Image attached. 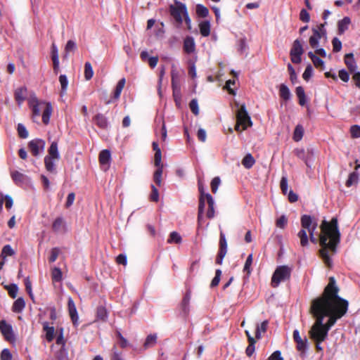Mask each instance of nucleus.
Returning a JSON list of instances; mask_svg holds the SVG:
<instances>
[{"mask_svg": "<svg viewBox=\"0 0 360 360\" xmlns=\"http://www.w3.org/2000/svg\"><path fill=\"white\" fill-rule=\"evenodd\" d=\"M339 288L334 277H330L322 294L311 302L309 313L315 322L309 330L314 342H324L330 329L348 310V302L338 295Z\"/></svg>", "mask_w": 360, "mask_h": 360, "instance_id": "obj_1", "label": "nucleus"}, {"mask_svg": "<svg viewBox=\"0 0 360 360\" xmlns=\"http://www.w3.org/2000/svg\"><path fill=\"white\" fill-rule=\"evenodd\" d=\"M319 234V256L325 264L330 268L333 264L330 256L337 252L338 246L340 243L341 233L338 227V220L336 217H333L330 221L323 220L320 225Z\"/></svg>", "mask_w": 360, "mask_h": 360, "instance_id": "obj_2", "label": "nucleus"}, {"mask_svg": "<svg viewBox=\"0 0 360 360\" xmlns=\"http://www.w3.org/2000/svg\"><path fill=\"white\" fill-rule=\"evenodd\" d=\"M291 269L288 266H279L274 271L271 281L272 288H277L281 282L290 280Z\"/></svg>", "mask_w": 360, "mask_h": 360, "instance_id": "obj_3", "label": "nucleus"}, {"mask_svg": "<svg viewBox=\"0 0 360 360\" xmlns=\"http://www.w3.org/2000/svg\"><path fill=\"white\" fill-rule=\"evenodd\" d=\"M252 125V122L246 110L245 105L243 104L236 112V125L235 129L237 131H242Z\"/></svg>", "mask_w": 360, "mask_h": 360, "instance_id": "obj_4", "label": "nucleus"}, {"mask_svg": "<svg viewBox=\"0 0 360 360\" xmlns=\"http://www.w3.org/2000/svg\"><path fill=\"white\" fill-rule=\"evenodd\" d=\"M300 223L302 228H307L311 242L316 244L318 242V239L315 237V231L318 226L316 219L310 215L304 214L301 217Z\"/></svg>", "mask_w": 360, "mask_h": 360, "instance_id": "obj_5", "label": "nucleus"}, {"mask_svg": "<svg viewBox=\"0 0 360 360\" xmlns=\"http://www.w3.org/2000/svg\"><path fill=\"white\" fill-rule=\"evenodd\" d=\"M169 13L175 21L179 24H182L183 18L188 13L186 6L184 4L175 0V5L169 6Z\"/></svg>", "mask_w": 360, "mask_h": 360, "instance_id": "obj_6", "label": "nucleus"}, {"mask_svg": "<svg viewBox=\"0 0 360 360\" xmlns=\"http://www.w3.org/2000/svg\"><path fill=\"white\" fill-rule=\"evenodd\" d=\"M304 53V49L301 41L298 39H295L292 45L290 51V56L292 63L299 64L302 61L301 56Z\"/></svg>", "mask_w": 360, "mask_h": 360, "instance_id": "obj_7", "label": "nucleus"}, {"mask_svg": "<svg viewBox=\"0 0 360 360\" xmlns=\"http://www.w3.org/2000/svg\"><path fill=\"white\" fill-rule=\"evenodd\" d=\"M326 24V22L320 24L317 27L312 29L313 35L309 39V43L312 48L317 47L319 41L323 35H326V31L324 29Z\"/></svg>", "mask_w": 360, "mask_h": 360, "instance_id": "obj_8", "label": "nucleus"}, {"mask_svg": "<svg viewBox=\"0 0 360 360\" xmlns=\"http://www.w3.org/2000/svg\"><path fill=\"white\" fill-rule=\"evenodd\" d=\"M292 338L296 343V349L300 352V356L304 357L306 353V350L308 347V341L306 337L302 338L300 332L297 330H295L292 333Z\"/></svg>", "mask_w": 360, "mask_h": 360, "instance_id": "obj_9", "label": "nucleus"}, {"mask_svg": "<svg viewBox=\"0 0 360 360\" xmlns=\"http://www.w3.org/2000/svg\"><path fill=\"white\" fill-rule=\"evenodd\" d=\"M198 191L200 193L199 197V205H198V226H201V221L202 219V214L205 210V195L207 193H205L204 186L200 181H198Z\"/></svg>", "mask_w": 360, "mask_h": 360, "instance_id": "obj_10", "label": "nucleus"}, {"mask_svg": "<svg viewBox=\"0 0 360 360\" xmlns=\"http://www.w3.org/2000/svg\"><path fill=\"white\" fill-rule=\"evenodd\" d=\"M219 248L215 259L217 264L221 265L223 263V259L227 253V243L225 235L223 232L220 233L219 237Z\"/></svg>", "mask_w": 360, "mask_h": 360, "instance_id": "obj_11", "label": "nucleus"}, {"mask_svg": "<svg viewBox=\"0 0 360 360\" xmlns=\"http://www.w3.org/2000/svg\"><path fill=\"white\" fill-rule=\"evenodd\" d=\"M45 141L40 139L31 140L28 143V148L32 155L37 156L40 152L44 151L45 148Z\"/></svg>", "mask_w": 360, "mask_h": 360, "instance_id": "obj_12", "label": "nucleus"}, {"mask_svg": "<svg viewBox=\"0 0 360 360\" xmlns=\"http://www.w3.org/2000/svg\"><path fill=\"white\" fill-rule=\"evenodd\" d=\"M0 331L6 340L11 342L15 341L12 326L5 320L0 321Z\"/></svg>", "mask_w": 360, "mask_h": 360, "instance_id": "obj_13", "label": "nucleus"}, {"mask_svg": "<svg viewBox=\"0 0 360 360\" xmlns=\"http://www.w3.org/2000/svg\"><path fill=\"white\" fill-rule=\"evenodd\" d=\"M45 102H39L35 95L31 96L28 99V105L32 110L33 117H39L41 114V106Z\"/></svg>", "mask_w": 360, "mask_h": 360, "instance_id": "obj_14", "label": "nucleus"}, {"mask_svg": "<svg viewBox=\"0 0 360 360\" xmlns=\"http://www.w3.org/2000/svg\"><path fill=\"white\" fill-rule=\"evenodd\" d=\"M68 309L70 317L74 326L77 327L79 324V316L74 300L72 297H69L68 300Z\"/></svg>", "mask_w": 360, "mask_h": 360, "instance_id": "obj_15", "label": "nucleus"}, {"mask_svg": "<svg viewBox=\"0 0 360 360\" xmlns=\"http://www.w3.org/2000/svg\"><path fill=\"white\" fill-rule=\"evenodd\" d=\"M111 155L109 150L105 149L101 151L98 156L99 163L101 167H105L104 170H107L109 167Z\"/></svg>", "mask_w": 360, "mask_h": 360, "instance_id": "obj_16", "label": "nucleus"}, {"mask_svg": "<svg viewBox=\"0 0 360 360\" xmlns=\"http://www.w3.org/2000/svg\"><path fill=\"white\" fill-rule=\"evenodd\" d=\"M184 51L187 54H191L195 51V44L194 39L191 36H187L184 40Z\"/></svg>", "mask_w": 360, "mask_h": 360, "instance_id": "obj_17", "label": "nucleus"}, {"mask_svg": "<svg viewBox=\"0 0 360 360\" xmlns=\"http://www.w3.org/2000/svg\"><path fill=\"white\" fill-rule=\"evenodd\" d=\"M27 89L25 86L16 89L14 92V98L18 105H20L26 99Z\"/></svg>", "mask_w": 360, "mask_h": 360, "instance_id": "obj_18", "label": "nucleus"}, {"mask_svg": "<svg viewBox=\"0 0 360 360\" xmlns=\"http://www.w3.org/2000/svg\"><path fill=\"white\" fill-rule=\"evenodd\" d=\"M95 124L101 129H106L108 127V121L107 117L101 114L98 113L93 117Z\"/></svg>", "mask_w": 360, "mask_h": 360, "instance_id": "obj_19", "label": "nucleus"}, {"mask_svg": "<svg viewBox=\"0 0 360 360\" xmlns=\"http://www.w3.org/2000/svg\"><path fill=\"white\" fill-rule=\"evenodd\" d=\"M351 20L349 17H345L338 22V33L339 35L343 34L349 29Z\"/></svg>", "mask_w": 360, "mask_h": 360, "instance_id": "obj_20", "label": "nucleus"}, {"mask_svg": "<svg viewBox=\"0 0 360 360\" xmlns=\"http://www.w3.org/2000/svg\"><path fill=\"white\" fill-rule=\"evenodd\" d=\"M171 80H172V88L176 89V91L178 90V88H180V76L178 70L175 68L174 66H172L171 70Z\"/></svg>", "mask_w": 360, "mask_h": 360, "instance_id": "obj_21", "label": "nucleus"}, {"mask_svg": "<svg viewBox=\"0 0 360 360\" xmlns=\"http://www.w3.org/2000/svg\"><path fill=\"white\" fill-rule=\"evenodd\" d=\"M44 110L42 113V122L44 124L49 123L50 117L53 112V108L50 103H44Z\"/></svg>", "mask_w": 360, "mask_h": 360, "instance_id": "obj_22", "label": "nucleus"}, {"mask_svg": "<svg viewBox=\"0 0 360 360\" xmlns=\"http://www.w3.org/2000/svg\"><path fill=\"white\" fill-rule=\"evenodd\" d=\"M344 61L347 65L348 70L353 72L356 68V61L354 58V54L352 53H347L345 56Z\"/></svg>", "mask_w": 360, "mask_h": 360, "instance_id": "obj_23", "label": "nucleus"}, {"mask_svg": "<svg viewBox=\"0 0 360 360\" xmlns=\"http://www.w3.org/2000/svg\"><path fill=\"white\" fill-rule=\"evenodd\" d=\"M205 200L208 205V210L206 215L207 218L212 219L214 217V200L210 193L205 195Z\"/></svg>", "mask_w": 360, "mask_h": 360, "instance_id": "obj_24", "label": "nucleus"}, {"mask_svg": "<svg viewBox=\"0 0 360 360\" xmlns=\"http://www.w3.org/2000/svg\"><path fill=\"white\" fill-rule=\"evenodd\" d=\"M25 307V302L22 297H18L13 304L12 311L15 313H21Z\"/></svg>", "mask_w": 360, "mask_h": 360, "instance_id": "obj_25", "label": "nucleus"}, {"mask_svg": "<svg viewBox=\"0 0 360 360\" xmlns=\"http://www.w3.org/2000/svg\"><path fill=\"white\" fill-rule=\"evenodd\" d=\"M49 155L47 157H51L52 158L58 160L60 158V154L58 150V143L56 141H53L48 149Z\"/></svg>", "mask_w": 360, "mask_h": 360, "instance_id": "obj_26", "label": "nucleus"}, {"mask_svg": "<svg viewBox=\"0 0 360 360\" xmlns=\"http://www.w3.org/2000/svg\"><path fill=\"white\" fill-rule=\"evenodd\" d=\"M43 329L46 332V339L48 342H51L54 339L55 329L53 326H49L47 322L43 324Z\"/></svg>", "mask_w": 360, "mask_h": 360, "instance_id": "obj_27", "label": "nucleus"}, {"mask_svg": "<svg viewBox=\"0 0 360 360\" xmlns=\"http://www.w3.org/2000/svg\"><path fill=\"white\" fill-rule=\"evenodd\" d=\"M307 228H302L297 233V237L300 240V245L302 247H305L309 243V237L307 233Z\"/></svg>", "mask_w": 360, "mask_h": 360, "instance_id": "obj_28", "label": "nucleus"}, {"mask_svg": "<svg viewBox=\"0 0 360 360\" xmlns=\"http://www.w3.org/2000/svg\"><path fill=\"white\" fill-rule=\"evenodd\" d=\"M296 95L299 99V104L302 106L304 105L307 103L306 95L302 86H297L295 89Z\"/></svg>", "mask_w": 360, "mask_h": 360, "instance_id": "obj_29", "label": "nucleus"}, {"mask_svg": "<svg viewBox=\"0 0 360 360\" xmlns=\"http://www.w3.org/2000/svg\"><path fill=\"white\" fill-rule=\"evenodd\" d=\"M255 163V160L250 153H248L242 160V165L246 169H250Z\"/></svg>", "mask_w": 360, "mask_h": 360, "instance_id": "obj_30", "label": "nucleus"}, {"mask_svg": "<svg viewBox=\"0 0 360 360\" xmlns=\"http://www.w3.org/2000/svg\"><path fill=\"white\" fill-rule=\"evenodd\" d=\"M279 95L280 97L283 99L284 101H288L291 97L290 91L288 89V87L284 84H282L280 86L279 89Z\"/></svg>", "mask_w": 360, "mask_h": 360, "instance_id": "obj_31", "label": "nucleus"}, {"mask_svg": "<svg viewBox=\"0 0 360 360\" xmlns=\"http://www.w3.org/2000/svg\"><path fill=\"white\" fill-rule=\"evenodd\" d=\"M157 338L158 337L156 334L148 335L143 344L144 348L148 349L154 347L157 342Z\"/></svg>", "mask_w": 360, "mask_h": 360, "instance_id": "obj_32", "label": "nucleus"}, {"mask_svg": "<svg viewBox=\"0 0 360 360\" xmlns=\"http://www.w3.org/2000/svg\"><path fill=\"white\" fill-rule=\"evenodd\" d=\"M200 32L203 37H208L210 34V24L209 21H203L199 24Z\"/></svg>", "mask_w": 360, "mask_h": 360, "instance_id": "obj_33", "label": "nucleus"}, {"mask_svg": "<svg viewBox=\"0 0 360 360\" xmlns=\"http://www.w3.org/2000/svg\"><path fill=\"white\" fill-rule=\"evenodd\" d=\"M125 83H126L125 78H122L121 79L119 80V82H117V86L115 87V91H114V95H113L114 98L118 99L120 98L122 91L124 87Z\"/></svg>", "mask_w": 360, "mask_h": 360, "instance_id": "obj_34", "label": "nucleus"}, {"mask_svg": "<svg viewBox=\"0 0 360 360\" xmlns=\"http://www.w3.org/2000/svg\"><path fill=\"white\" fill-rule=\"evenodd\" d=\"M268 321H264L261 325H257L256 330H255V338L259 340L261 338V333H265L267 330L268 326Z\"/></svg>", "mask_w": 360, "mask_h": 360, "instance_id": "obj_35", "label": "nucleus"}, {"mask_svg": "<svg viewBox=\"0 0 360 360\" xmlns=\"http://www.w3.org/2000/svg\"><path fill=\"white\" fill-rule=\"evenodd\" d=\"M59 82L61 86V90H60V96H63L65 94H66L68 85V81L66 75H60L59 77Z\"/></svg>", "mask_w": 360, "mask_h": 360, "instance_id": "obj_36", "label": "nucleus"}, {"mask_svg": "<svg viewBox=\"0 0 360 360\" xmlns=\"http://www.w3.org/2000/svg\"><path fill=\"white\" fill-rule=\"evenodd\" d=\"M54 160L55 159L52 158L51 157L46 156L44 158L45 168L49 172H56L55 165L53 162Z\"/></svg>", "mask_w": 360, "mask_h": 360, "instance_id": "obj_37", "label": "nucleus"}, {"mask_svg": "<svg viewBox=\"0 0 360 360\" xmlns=\"http://www.w3.org/2000/svg\"><path fill=\"white\" fill-rule=\"evenodd\" d=\"M96 318L102 321H105L108 318L106 309L103 306H99L96 309Z\"/></svg>", "mask_w": 360, "mask_h": 360, "instance_id": "obj_38", "label": "nucleus"}, {"mask_svg": "<svg viewBox=\"0 0 360 360\" xmlns=\"http://www.w3.org/2000/svg\"><path fill=\"white\" fill-rule=\"evenodd\" d=\"M359 174L356 172H353L349 174L347 180L346 181L345 185L347 187H350L358 183Z\"/></svg>", "mask_w": 360, "mask_h": 360, "instance_id": "obj_39", "label": "nucleus"}, {"mask_svg": "<svg viewBox=\"0 0 360 360\" xmlns=\"http://www.w3.org/2000/svg\"><path fill=\"white\" fill-rule=\"evenodd\" d=\"M304 134V129L302 125L298 124L295 127L294 133H293V139L295 141H300Z\"/></svg>", "mask_w": 360, "mask_h": 360, "instance_id": "obj_40", "label": "nucleus"}, {"mask_svg": "<svg viewBox=\"0 0 360 360\" xmlns=\"http://www.w3.org/2000/svg\"><path fill=\"white\" fill-rule=\"evenodd\" d=\"M63 274L60 268L54 267L51 270V278L53 282L62 281Z\"/></svg>", "mask_w": 360, "mask_h": 360, "instance_id": "obj_41", "label": "nucleus"}, {"mask_svg": "<svg viewBox=\"0 0 360 360\" xmlns=\"http://www.w3.org/2000/svg\"><path fill=\"white\" fill-rule=\"evenodd\" d=\"M64 227L63 219L60 217H57L52 224V229L55 232L60 231Z\"/></svg>", "mask_w": 360, "mask_h": 360, "instance_id": "obj_42", "label": "nucleus"}, {"mask_svg": "<svg viewBox=\"0 0 360 360\" xmlns=\"http://www.w3.org/2000/svg\"><path fill=\"white\" fill-rule=\"evenodd\" d=\"M11 176L15 184L22 183L25 177V176L22 173H20L18 171L11 172Z\"/></svg>", "mask_w": 360, "mask_h": 360, "instance_id": "obj_43", "label": "nucleus"}, {"mask_svg": "<svg viewBox=\"0 0 360 360\" xmlns=\"http://www.w3.org/2000/svg\"><path fill=\"white\" fill-rule=\"evenodd\" d=\"M196 13L199 17L205 18L209 14V10L205 6L202 4H198L196 6Z\"/></svg>", "mask_w": 360, "mask_h": 360, "instance_id": "obj_44", "label": "nucleus"}, {"mask_svg": "<svg viewBox=\"0 0 360 360\" xmlns=\"http://www.w3.org/2000/svg\"><path fill=\"white\" fill-rule=\"evenodd\" d=\"M94 75L92 66L89 62H86L84 65V77L86 80H90Z\"/></svg>", "mask_w": 360, "mask_h": 360, "instance_id": "obj_45", "label": "nucleus"}, {"mask_svg": "<svg viewBox=\"0 0 360 360\" xmlns=\"http://www.w3.org/2000/svg\"><path fill=\"white\" fill-rule=\"evenodd\" d=\"M162 170L163 167H158L153 174V180L158 186L161 185Z\"/></svg>", "mask_w": 360, "mask_h": 360, "instance_id": "obj_46", "label": "nucleus"}, {"mask_svg": "<svg viewBox=\"0 0 360 360\" xmlns=\"http://www.w3.org/2000/svg\"><path fill=\"white\" fill-rule=\"evenodd\" d=\"M55 360H70L68 351L63 347L59 349L56 353Z\"/></svg>", "mask_w": 360, "mask_h": 360, "instance_id": "obj_47", "label": "nucleus"}, {"mask_svg": "<svg viewBox=\"0 0 360 360\" xmlns=\"http://www.w3.org/2000/svg\"><path fill=\"white\" fill-rule=\"evenodd\" d=\"M15 255V251L13 250L10 245H6L3 247L1 257L6 258L8 256H13Z\"/></svg>", "mask_w": 360, "mask_h": 360, "instance_id": "obj_48", "label": "nucleus"}, {"mask_svg": "<svg viewBox=\"0 0 360 360\" xmlns=\"http://www.w3.org/2000/svg\"><path fill=\"white\" fill-rule=\"evenodd\" d=\"M181 242V236L176 231H173L170 233L169 238L167 239L168 243H176L179 244Z\"/></svg>", "mask_w": 360, "mask_h": 360, "instance_id": "obj_49", "label": "nucleus"}, {"mask_svg": "<svg viewBox=\"0 0 360 360\" xmlns=\"http://www.w3.org/2000/svg\"><path fill=\"white\" fill-rule=\"evenodd\" d=\"M6 288L8 290V293L11 297L13 299L16 297L18 292V287L16 284H11L7 285Z\"/></svg>", "mask_w": 360, "mask_h": 360, "instance_id": "obj_50", "label": "nucleus"}, {"mask_svg": "<svg viewBox=\"0 0 360 360\" xmlns=\"http://www.w3.org/2000/svg\"><path fill=\"white\" fill-rule=\"evenodd\" d=\"M17 131L19 137L21 139H26L28 137V131L26 129V127L21 123H19L17 127Z\"/></svg>", "mask_w": 360, "mask_h": 360, "instance_id": "obj_51", "label": "nucleus"}, {"mask_svg": "<svg viewBox=\"0 0 360 360\" xmlns=\"http://www.w3.org/2000/svg\"><path fill=\"white\" fill-rule=\"evenodd\" d=\"M253 257L252 255L250 254L248 255V257L246 259L244 267H243V271L246 272L248 275H250L251 273V265L252 264Z\"/></svg>", "mask_w": 360, "mask_h": 360, "instance_id": "obj_52", "label": "nucleus"}, {"mask_svg": "<svg viewBox=\"0 0 360 360\" xmlns=\"http://www.w3.org/2000/svg\"><path fill=\"white\" fill-rule=\"evenodd\" d=\"M256 343L255 339H250L249 345L245 349V354L248 356H251L255 352V345Z\"/></svg>", "mask_w": 360, "mask_h": 360, "instance_id": "obj_53", "label": "nucleus"}, {"mask_svg": "<svg viewBox=\"0 0 360 360\" xmlns=\"http://www.w3.org/2000/svg\"><path fill=\"white\" fill-rule=\"evenodd\" d=\"M221 276V271L220 269H217L215 271V276L211 281L210 288H214L217 286L219 283Z\"/></svg>", "mask_w": 360, "mask_h": 360, "instance_id": "obj_54", "label": "nucleus"}, {"mask_svg": "<svg viewBox=\"0 0 360 360\" xmlns=\"http://www.w3.org/2000/svg\"><path fill=\"white\" fill-rule=\"evenodd\" d=\"M189 108H190L191 112L195 115H199L198 103V101L195 98H193L191 101V102L189 103Z\"/></svg>", "mask_w": 360, "mask_h": 360, "instance_id": "obj_55", "label": "nucleus"}, {"mask_svg": "<svg viewBox=\"0 0 360 360\" xmlns=\"http://www.w3.org/2000/svg\"><path fill=\"white\" fill-rule=\"evenodd\" d=\"M60 253V250L58 248H53L51 250L50 256L49 257V262L52 263L54 262Z\"/></svg>", "mask_w": 360, "mask_h": 360, "instance_id": "obj_56", "label": "nucleus"}, {"mask_svg": "<svg viewBox=\"0 0 360 360\" xmlns=\"http://www.w3.org/2000/svg\"><path fill=\"white\" fill-rule=\"evenodd\" d=\"M332 45H333V52L338 53V52L340 51V50L342 49V42L337 37H335L333 39Z\"/></svg>", "mask_w": 360, "mask_h": 360, "instance_id": "obj_57", "label": "nucleus"}, {"mask_svg": "<svg viewBox=\"0 0 360 360\" xmlns=\"http://www.w3.org/2000/svg\"><path fill=\"white\" fill-rule=\"evenodd\" d=\"M300 20L302 21L303 22H309L310 20V15L309 12L304 9L302 8L300 12Z\"/></svg>", "mask_w": 360, "mask_h": 360, "instance_id": "obj_58", "label": "nucleus"}, {"mask_svg": "<svg viewBox=\"0 0 360 360\" xmlns=\"http://www.w3.org/2000/svg\"><path fill=\"white\" fill-rule=\"evenodd\" d=\"M280 188L282 191V193L284 195H286L288 193V178L287 176H282L280 182Z\"/></svg>", "mask_w": 360, "mask_h": 360, "instance_id": "obj_59", "label": "nucleus"}, {"mask_svg": "<svg viewBox=\"0 0 360 360\" xmlns=\"http://www.w3.org/2000/svg\"><path fill=\"white\" fill-rule=\"evenodd\" d=\"M288 223V219L285 215L281 216L276 221L277 227L284 229Z\"/></svg>", "mask_w": 360, "mask_h": 360, "instance_id": "obj_60", "label": "nucleus"}, {"mask_svg": "<svg viewBox=\"0 0 360 360\" xmlns=\"http://www.w3.org/2000/svg\"><path fill=\"white\" fill-rule=\"evenodd\" d=\"M312 72H313V68H312L311 65L309 64L306 67V68L304 70V72L302 75L303 79L306 81H308L309 79V78L312 76Z\"/></svg>", "mask_w": 360, "mask_h": 360, "instance_id": "obj_61", "label": "nucleus"}, {"mask_svg": "<svg viewBox=\"0 0 360 360\" xmlns=\"http://www.w3.org/2000/svg\"><path fill=\"white\" fill-rule=\"evenodd\" d=\"M151 194L150 196V199L153 202H158L159 200V193L158 190L154 185H151Z\"/></svg>", "mask_w": 360, "mask_h": 360, "instance_id": "obj_62", "label": "nucleus"}, {"mask_svg": "<svg viewBox=\"0 0 360 360\" xmlns=\"http://www.w3.org/2000/svg\"><path fill=\"white\" fill-rule=\"evenodd\" d=\"M12 354L8 349H4L0 355L1 360H11Z\"/></svg>", "mask_w": 360, "mask_h": 360, "instance_id": "obj_63", "label": "nucleus"}, {"mask_svg": "<svg viewBox=\"0 0 360 360\" xmlns=\"http://www.w3.org/2000/svg\"><path fill=\"white\" fill-rule=\"evenodd\" d=\"M351 136L353 138L360 137V127L359 125H353L350 128Z\"/></svg>", "mask_w": 360, "mask_h": 360, "instance_id": "obj_64", "label": "nucleus"}]
</instances>
